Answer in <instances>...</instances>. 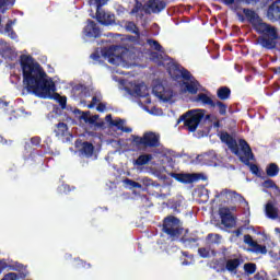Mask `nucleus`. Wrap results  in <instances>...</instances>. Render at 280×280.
<instances>
[{
  "label": "nucleus",
  "mask_w": 280,
  "mask_h": 280,
  "mask_svg": "<svg viewBox=\"0 0 280 280\" xmlns=\"http://www.w3.org/2000/svg\"><path fill=\"white\" fill-rule=\"evenodd\" d=\"M24 85L27 91L44 100H59L60 105L67 104V98L56 93V83L44 72L43 68L34 58L23 55L21 58Z\"/></svg>",
  "instance_id": "f257e3e1"
},
{
  "label": "nucleus",
  "mask_w": 280,
  "mask_h": 280,
  "mask_svg": "<svg viewBox=\"0 0 280 280\" xmlns=\"http://www.w3.org/2000/svg\"><path fill=\"white\" fill-rule=\"evenodd\" d=\"M243 13L245 14L246 19L253 25L254 30L262 36L258 39L261 47L266 49H275L277 45V40L279 38V33H277V28L264 23L261 18L255 11H250L248 9H244Z\"/></svg>",
  "instance_id": "f03ea898"
},
{
  "label": "nucleus",
  "mask_w": 280,
  "mask_h": 280,
  "mask_svg": "<svg viewBox=\"0 0 280 280\" xmlns=\"http://www.w3.org/2000/svg\"><path fill=\"white\" fill-rule=\"evenodd\" d=\"M220 139L222 143L228 144V148H230L233 154H236V156H238L242 163H248V161L253 160V151L250 150V145H248V142H246V140H240V149L237 148V141H235V139H233V137H231L229 133L221 132Z\"/></svg>",
  "instance_id": "7ed1b4c3"
},
{
  "label": "nucleus",
  "mask_w": 280,
  "mask_h": 280,
  "mask_svg": "<svg viewBox=\"0 0 280 280\" xmlns=\"http://www.w3.org/2000/svg\"><path fill=\"white\" fill-rule=\"evenodd\" d=\"M103 57L107 62H109V65H116L117 67H124L125 69L132 67V55L124 48H107L103 50Z\"/></svg>",
  "instance_id": "20e7f679"
},
{
  "label": "nucleus",
  "mask_w": 280,
  "mask_h": 280,
  "mask_svg": "<svg viewBox=\"0 0 280 280\" xmlns=\"http://www.w3.org/2000/svg\"><path fill=\"white\" fill-rule=\"evenodd\" d=\"M125 89L129 95L138 97L139 104L145 106L147 110L150 108L148 106V104H152L150 89H148V85L143 81H130Z\"/></svg>",
  "instance_id": "39448f33"
},
{
  "label": "nucleus",
  "mask_w": 280,
  "mask_h": 280,
  "mask_svg": "<svg viewBox=\"0 0 280 280\" xmlns=\"http://www.w3.org/2000/svg\"><path fill=\"white\" fill-rule=\"evenodd\" d=\"M168 73L171 78H174L175 80H177V78H180V75L184 78V80H186L182 85V91L184 93L188 92L192 95L198 93V81L192 80L191 74L187 70L183 71L180 68H178V66L171 63L168 68Z\"/></svg>",
  "instance_id": "423d86ee"
},
{
  "label": "nucleus",
  "mask_w": 280,
  "mask_h": 280,
  "mask_svg": "<svg viewBox=\"0 0 280 280\" xmlns=\"http://www.w3.org/2000/svg\"><path fill=\"white\" fill-rule=\"evenodd\" d=\"M205 117V110L202 109H194L184 115V124L190 130V132L196 131L198 128V124Z\"/></svg>",
  "instance_id": "0eeeda50"
},
{
  "label": "nucleus",
  "mask_w": 280,
  "mask_h": 280,
  "mask_svg": "<svg viewBox=\"0 0 280 280\" xmlns=\"http://www.w3.org/2000/svg\"><path fill=\"white\" fill-rule=\"evenodd\" d=\"M133 143L142 148H154L159 145V135L154 132H145L143 137H135Z\"/></svg>",
  "instance_id": "6e6552de"
},
{
  "label": "nucleus",
  "mask_w": 280,
  "mask_h": 280,
  "mask_svg": "<svg viewBox=\"0 0 280 280\" xmlns=\"http://www.w3.org/2000/svg\"><path fill=\"white\" fill-rule=\"evenodd\" d=\"M164 233L170 235L171 237H177L180 235V221L174 217H168L164 220Z\"/></svg>",
  "instance_id": "1a4fd4ad"
},
{
  "label": "nucleus",
  "mask_w": 280,
  "mask_h": 280,
  "mask_svg": "<svg viewBox=\"0 0 280 280\" xmlns=\"http://www.w3.org/2000/svg\"><path fill=\"white\" fill-rule=\"evenodd\" d=\"M153 94L160 102H170L172 100V90L170 88H165L163 84L158 83L153 86Z\"/></svg>",
  "instance_id": "9d476101"
},
{
  "label": "nucleus",
  "mask_w": 280,
  "mask_h": 280,
  "mask_svg": "<svg viewBox=\"0 0 280 280\" xmlns=\"http://www.w3.org/2000/svg\"><path fill=\"white\" fill-rule=\"evenodd\" d=\"M96 20L98 23H102V25H113V23H115V15L97 8Z\"/></svg>",
  "instance_id": "9b49d317"
},
{
  "label": "nucleus",
  "mask_w": 280,
  "mask_h": 280,
  "mask_svg": "<svg viewBox=\"0 0 280 280\" xmlns=\"http://www.w3.org/2000/svg\"><path fill=\"white\" fill-rule=\"evenodd\" d=\"M165 9V3L160 0H151L147 3L144 8V12H148V14L161 12V10Z\"/></svg>",
  "instance_id": "f8f14e48"
},
{
  "label": "nucleus",
  "mask_w": 280,
  "mask_h": 280,
  "mask_svg": "<svg viewBox=\"0 0 280 280\" xmlns=\"http://www.w3.org/2000/svg\"><path fill=\"white\" fill-rule=\"evenodd\" d=\"M244 242L245 244H248V246L253 248L254 253H257L260 255H266V253H268L266 249V246H261L257 244V242L253 241V237H250V235H245Z\"/></svg>",
  "instance_id": "ddd939ff"
},
{
  "label": "nucleus",
  "mask_w": 280,
  "mask_h": 280,
  "mask_svg": "<svg viewBox=\"0 0 280 280\" xmlns=\"http://www.w3.org/2000/svg\"><path fill=\"white\" fill-rule=\"evenodd\" d=\"M269 21H279L280 19V0L273 2L267 12Z\"/></svg>",
  "instance_id": "4468645a"
},
{
  "label": "nucleus",
  "mask_w": 280,
  "mask_h": 280,
  "mask_svg": "<svg viewBox=\"0 0 280 280\" xmlns=\"http://www.w3.org/2000/svg\"><path fill=\"white\" fill-rule=\"evenodd\" d=\"M83 34L88 36V38H97V36H100V27L93 22H88Z\"/></svg>",
  "instance_id": "2eb2a0df"
},
{
  "label": "nucleus",
  "mask_w": 280,
  "mask_h": 280,
  "mask_svg": "<svg viewBox=\"0 0 280 280\" xmlns=\"http://www.w3.org/2000/svg\"><path fill=\"white\" fill-rule=\"evenodd\" d=\"M105 121H107L109 126H114L115 128H117V130H121L122 132H130V129L126 128V126L124 125V120L121 119L113 120V116L107 115Z\"/></svg>",
  "instance_id": "dca6fc26"
},
{
  "label": "nucleus",
  "mask_w": 280,
  "mask_h": 280,
  "mask_svg": "<svg viewBox=\"0 0 280 280\" xmlns=\"http://www.w3.org/2000/svg\"><path fill=\"white\" fill-rule=\"evenodd\" d=\"M80 119L85 124H95L96 126H100V127L104 126V122H100V116L97 115L91 116V114L89 113H82L80 116Z\"/></svg>",
  "instance_id": "f3484780"
},
{
  "label": "nucleus",
  "mask_w": 280,
  "mask_h": 280,
  "mask_svg": "<svg viewBox=\"0 0 280 280\" xmlns=\"http://www.w3.org/2000/svg\"><path fill=\"white\" fill-rule=\"evenodd\" d=\"M174 178L179 183H196L199 177L197 174H175Z\"/></svg>",
  "instance_id": "a211bd4d"
},
{
  "label": "nucleus",
  "mask_w": 280,
  "mask_h": 280,
  "mask_svg": "<svg viewBox=\"0 0 280 280\" xmlns=\"http://www.w3.org/2000/svg\"><path fill=\"white\" fill-rule=\"evenodd\" d=\"M75 145L79 148L82 154H85V156H91V154H93V144L89 142L77 141Z\"/></svg>",
  "instance_id": "6ab92c4d"
},
{
  "label": "nucleus",
  "mask_w": 280,
  "mask_h": 280,
  "mask_svg": "<svg viewBox=\"0 0 280 280\" xmlns=\"http://www.w3.org/2000/svg\"><path fill=\"white\" fill-rule=\"evenodd\" d=\"M93 106H97L96 110H98V113H104V110H106V105L102 103V96L100 95H95L93 97L92 104L89 105V108H93Z\"/></svg>",
  "instance_id": "aec40b11"
},
{
  "label": "nucleus",
  "mask_w": 280,
  "mask_h": 280,
  "mask_svg": "<svg viewBox=\"0 0 280 280\" xmlns=\"http://www.w3.org/2000/svg\"><path fill=\"white\" fill-rule=\"evenodd\" d=\"M238 267H240V259H237V258L230 259L226 262V270H229V272H233V275L237 273Z\"/></svg>",
  "instance_id": "412c9836"
},
{
  "label": "nucleus",
  "mask_w": 280,
  "mask_h": 280,
  "mask_svg": "<svg viewBox=\"0 0 280 280\" xmlns=\"http://www.w3.org/2000/svg\"><path fill=\"white\" fill-rule=\"evenodd\" d=\"M196 102H199L201 104H207L208 106H215V103L211 100V96L209 94H198Z\"/></svg>",
  "instance_id": "4be33fe9"
},
{
  "label": "nucleus",
  "mask_w": 280,
  "mask_h": 280,
  "mask_svg": "<svg viewBox=\"0 0 280 280\" xmlns=\"http://www.w3.org/2000/svg\"><path fill=\"white\" fill-rule=\"evenodd\" d=\"M266 213L268 218H271L272 220H275V218H277L278 215L277 208H275V206H272L271 203H267Z\"/></svg>",
  "instance_id": "5701e85b"
},
{
  "label": "nucleus",
  "mask_w": 280,
  "mask_h": 280,
  "mask_svg": "<svg viewBox=\"0 0 280 280\" xmlns=\"http://www.w3.org/2000/svg\"><path fill=\"white\" fill-rule=\"evenodd\" d=\"M266 172H267V175H269L270 177H275L277 176V174H279V166L275 163H271L267 167Z\"/></svg>",
  "instance_id": "b1692460"
},
{
  "label": "nucleus",
  "mask_w": 280,
  "mask_h": 280,
  "mask_svg": "<svg viewBox=\"0 0 280 280\" xmlns=\"http://www.w3.org/2000/svg\"><path fill=\"white\" fill-rule=\"evenodd\" d=\"M221 221H222V224H224V226H228V228L235 225V218L233 217V214L221 218Z\"/></svg>",
  "instance_id": "393cba45"
},
{
  "label": "nucleus",
  "mask_w": 280,
  "mask_h": 280,
  "mask_svg": "<svg viewBox=\"0 0 280 280\" xmlns=\"http://www.w3.org/2000/svg\"><path fill=\"white\" fill-rule=\"evenodd\" d=\"M229 95H231V90H229V88H221L218 90V97L220 100H229Z\"/></svg>",
  "instance_id": "a878e982"
},
{
  "label": "nucleus",
  "mask_w": 280,
  "mask_h": 280,
  "mask_svg": "<svg viewBox=\"0 0 280 280\" xmlns=\"http://www.w3.org/2000/svg\"><path fill=\"white\" fill-rule=\"evenodd\" d=\"M150 161H152V155H140L136 160V165H148V163H150Z\"/></svg>",
  "instance_id": "bb28decb"
},
{
  "label": "nucleus",
  "mask_w": 280,
  "mask_h": 280,
  "mask_svg": "<svg viewBox=\"0 0 280 280\" xmlns=\"http://www.w3.org/2000/svg\"><path fill=\"white\" fill-rule=\"evenodd\" d=\"M55 132L58 137H63L67 132V125L65 122L58 124L57 128L55 129Z\"/></svg>",
  "instance_id": "cd10ccee"
},
{
  "label": "nucleus",
  "mask_w": 280,
  "mask_h": 280,
  "mask_svg": "<svg viewBox=\"0 0 280 280\" xmlns=\"http://www.w3.org/2000/svg\"><path fill=\"white\" fill-rule=\"evenodd\" d=\"M136 7L131 10V14H137V16H143V8L141 7V3L137 2L135 0Z\"/></svg>",
  "instance_id": "c85d7f7f"
},
{
  "label": "nucleus",
  "mask_w": 280,
  "mask_h": 280,
  "mask_svg": "<svg viewBox=\"0 0 280 280\" xmlns=\"http://www.w3.org/2000/svg\"><path fill=\"white\" fill-rule=\"evenodd\" d=\"M88 1H89L90 5H94V8H96V10H97V8H100V5H106V2L108 0H88Z\"/></svg>",
  "instance_id": "c756f323"
},
{
  "label": "nucleus",
  "mask_w": 280,
  "mask_h": 280,
  "mask_svg": "<svg viewBox=\"0 0 280 280\" xmlns=\"http://www.w3.org/2000/svg\"><path fill=\"white\" fill-rule=\"evenodd\" d=\"M244 270L248 275H253L255 272V270H256V266H255V264H245L244 265Z\"/></svg>",
  "instance_id": "7c9ffc66"
},
{
  "label": "nucleus",
  "mask_w": 280,
  "mask_h": 280,
  "mask_svg": "<svg viewBox=\"0 0 280 280\" xmlns=\"http://www.w3.org/2000/svg\"><path fill=\"white\" fill-rule=\"evenodd\" d=\"M126 30H128V32H133V34H139V31L137 30V25H135V23L129 22L126 25Z\"/></svg>",
  "instance_id": "2f4dec72"
},
{
  "label": "nucleus",
  "mask_w": 280,
  "mask_h": 280,
  "mask_svg": "<svg viewBox=\"0 0 280 280\" xmlns=\"http://www.w3.org/2000/svg\"><path fill=\"white\" fill-rule=\"evenodd\" d=\"M1 280H19V276L14 272L7 273Z\"/></svg>",
  "instance_id": "473e14b6"
},
{
  "label": "nucleus",
  "mask_w": 280,
  "mask_h": 280,
  "mask_svg": "<svg viewBox=\"0 0 280 280\" xmlns=\"http://www.w3.org/2000/svg\"><path fill=\"white\" fill-rule=\"evenodd\" d=\"M220 215H221V219L225 218L228 215H232L231 214V209H229V208H221L220 209Z\"/></svg>",
  "instance_id": "72a5a7b5"
},
{
  "label": "nucleus",
  "mask_w": 280,
  "mask_h": 280,
  "mask_svg": "<svg viewBox=\"0 0 280 280\" xmlns=\"http://www.w3.org/2000/svg\"><path fill=\"white\" fill-rule=\"evenodd\" d=\"M125 185L127 187H133V188L141 187V185H139V183L132 182L130 179H126L125 180Z\"/></svg>",
  "instance_id": "f704fd0d"
},
{
  "label": "nucleus",
  "mask_w": 280,
  "mask_h": 280,
  "mask_svg": "<svg viewBox=\"0 0 280 280\" xmlns=\"http://www.w3.org/2000/svg\"><path fill=\"white\" fill-rule=\"evenodd\" d=\"M14 0H0V8H8V5H12Z\"/></svg>",
  "instance_id": "c9c22d12"
},
{
  "label": "nucleus",
  "mask_w": 280,
  "mask_h": 280,
  "mask_svg": "<svg viewBox=\"0 0 280 280\" xmlns=\"http://www.w3.org/2000/svg\"><path fill=\"white\" fill-rule=\"evenodd\" d=\"M149 45L153 47L156 51H161V45L154 40H149Z\"/></svg>",
  "instance_id": "e433bc0d"
},
{
  "label": "nucleus",
  "mask_w": 280,
  "mask_h": 280,
  "mask_svg": "<svg viewBox=\"0 0 280 280\" xmlns=\"http://www.w3.org/2000/svg\"><path fill=\"white\" fill-rule=\"evenodd\" d=\"M214 106H218L220 108L221 115H224V113H226V107L224 106V104H222V102H217Z\"/></svg>",
  "instance_id": "4c0bfd02"
},
{
  "label": "nucleus",
  "mask_w": 280,
  "mask_h": 280,
  "mask_svg": "<svg viewBox=\"0 0 280 280\" xmlns=\"http://www.w3.org/2000/svg\"><path fill=\"white\" fill-rule=\"evenodd\" d=\"M200 257H209V252L205 248L199 249Z\"/></svg>",
  "instance_id": "58836bf2"
},
{
  "label": "nucleus",
  "mask_w": 280,
  "mask_h": 280,
  "mask_svg": "<svg viewBox=\"0 0 280 280\" xmlns=\"http://www.w3.org/2000/svg\"><path fill=\"white\" fill-rule=\"evenodd\" d=\"M264 187H277V186L275 185V182L268 179L264 183Z\"/></svg>",
  "instance_id": "ea45409f"
},
{
  "label": "nucleus",
  "mask_w": 280,
  "mask_h": 280,
  "mask_svg": "<svg viewBox=\"0 0 280 280\" xmlns=\"http://www.w3.org/2000/svg\"><path fill=\"white\" fill-rule=\"evenodd\" d=\"M8 268V262L0 260V270H5Z\"/></svg>",
  "instance_id": "a19ab883"
},
{
  "label": "nucleus",
  "mask_w": 280,
  "mask_h": 280,
  "mask_svg": "<svg viewBox=\"0 0 280 280\" xmlns=\"http://www.w3.org/2000/svg\"><path fill=\"white\" fill-rule=\"evenodd\" d=\"M250 171L253 172V174H257V171H258L257 165H252Z\"/></svg>",
  "instance_id": "79ce46f5"
},
{
  "label": "nucleus",
  "mask_w": 280,
  "mask_h": 280,
  "mask_svg": "<svg viewBox=\"0 0 280 280\" xmlns=\"http://www.w3.org/2000/svg\"><path fill=\"white\" fill-rule=\"evenodd\" d=\"M226 5H232V3H235V0H223Z\"/></svg>",
  "instance_id": "37998d69"
},
{
  "label": "nucleus",
  "mask_w": 280,
  "mask_h": 280,
  "mask_svg": "<svg viewBox=\"0 0 280 280\" xmlns=\"http://www.w3.org/2000/svg\"><path fill=\"white\" fill-rule=\"evenodd\" d=\"M207 119H210V121H215V117L211 115L206 116Z\"/></svg>",
  "instance_id": "c03bdc74"
},
{
  "label": "nucleus",
  "mask_w": 280,
  "mask_h": 280,
  "mask_svg": "<svg viewBox=\"0 0 280 280\" xmlns=\"http://www.w3.org/2000/svg\"><path fill=\"white\" fill-rule=\"evenodd\" d=\"M198 159H203V161H209V155H199Z\"/></svg>",
  "instance_id": "a18cd8bd"
},
{
  "label": "nucleus",
  "mask_w": 280,
  "mask_h": 280,
  "mask_svg": "<svg viewBox=\"0 0 280 280\" xmlns=\"http://www.w3.org/2000/svg\"><path fill=\"white\" fill-rule=\"evenodd\" d=\"M12 30V24H7V32H11Z\"/></svg>",
  "instance_id": "49530a36"
},
{
  "label": "nucleus",
  "mask_w": 280,
  "mask_h": 280,
  "mask_svg": "<svg viewBox=\"0 0 280 280\" xmlns=\"http://www.w3.org/2000/svg\"><path fill=\"white\" fill-rule=\"evenodd\" d=\"M152 58H153V60H155V62H159V60L156 59V54H153Z\"/></svg>",
  "instance_id": "de8ad7c7"
},
{
  "label": "nucleus",
  "mask_w": 280,
  "mask_h": 280,
  "mask_svg": "<svg viewBox=\"0 0 280 280\" xmlns=\"http://www.w3.org/2000/svg\"><path fill=\"white\" fill-rule=\"evenodd\" d=\"M275 231H276V233H280V229L279 228H276Z\"/></svg>",
  "instance_id": "09e8293b"
},
{
  "label": "nucleus",
  "mask_w": 280,
  "mask_h": 280,
  "mask_svg": "<svg viewBox=\"0 0 280 280\" xmlns=\"http://www.w3.org/2000/svg\"><path fill=\"white\" fill-rule=\"evenodd\" d=\"M159 65H165V62L159 61Z\"/></svg>",
  "instance_id": "8fccbe9b"
},
{
  "label": "nucleus",
  "mask_w": 280,
  "mask_h": 280,
  "mask_svg": "<svg viewBox=\"0 0 280 280\" xmlns=\"http://www.w3.org/2000/svg\"><path fill=\"white\" fill-rule=\"evenodd\" d=\"M78 91V89H73V92L75 93Z\"/></svg>",
  "instance_id": "3c124183"
}]
</instances>
